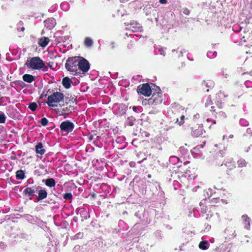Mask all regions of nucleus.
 I'll return each mask as SVG.
<instances>
[{
  "instance_id": "e433bc0d",
  "label": "nucleus",
  "mask_w": 252,
  "mask_h": 252,
  "mask_svg": "<svg viewBox=\"0 0 252 252\" xmlns=\"http://www.w3.org/2000/svg\"><path fill=\"white\" fill-rule=\"evenodd\" d=\"M24 23L23 21H20L17 24V30L18 31H22L24 32L25 31V28L23 27Z\"/></svg>"
},
{
  "instance_id": "f03ea898",
  "label": "nucleus",
  "mask_w": 252,
  "mask_h": 252,
  "mask_svg": "<svg viewBox=\"0 0 252 252\" xmlns=\"http://www.w3.org/2000/svg\"><path fill=\"white\" fill-rule=\"evenodd\" d=\"M79 56L69 57L65 63V67L68 71L73 75H80L81 72L78 71Z\"/></svg>"
},
{
  "instance_id": "f8f14e48",
  "label": "nucleus",
  "mask_w": 252,
  "mask_h": 252,
  "mask_svg": "<svg viewBox=\"0 0 252 252\" xmlns=\"http://www.w3.org/2000/svg\"><path fill=\"white\" fill-rule=\"evenodd\" d=\"M75 212L77 215L79 214L80 215L82 218V221L83 219L87 220L90 217L89 211L84 208H77Z\"/></svg>"
},
{
  "instance_id": "e2e57ef3",
  "label": "nucleus",
  "mask_w": 252,
  "mask_h": 252,
  "mask_svg": "<svg viewBox=\"0 0 252 252\" xmlns=\"http://www.w3.org/2000/svg\"><path fill=\"white\" fill-rule=\"evenodd\" d=\"M200 210H201V212L202 213L204 214V213H206V211H207L206 207L204 205H203V206L200 208Z\"/></svg>"
},
{
  "instance_id": "7ed1b4c3",
  "label": "nucleus",
  "mask_w": 252,
  "mask_h": 252,
  "mask_svg": "<svg viewBox=\"0 0 252 252\" xmlns=\"http://www.w3.org/2000/svg\"><path fill=\"white\" fill-rule=\"evenodd\" d=\"M64 97V95L62 93L58 92H54L50 95L48 96L47 104L49 107H56L57 105L54 104V103H59L61 101H63Z\"/></svg>"
},
{
  "instance_id": "412c9836",
  "label": "nucleus",
  "mask_w": 252,
  "mask_h": 252,
  "mask_svg": "<svg viewBox=\"0 0 252 252\" xmlns=\"http://www.w3.org/2000/svg\"><path fill=\"white\" fill-rule=\"evenodd\" d=\"M22 78L25 82L31 83L35 80V77L31 74H25L23 75Z\"/></svg>"
},
{
  "instance_id": "58836bf2",
  "label": "nucleus",
  "mask_w": 252,
  "mask_h": 252,
  "mask_svg": "<svg viewBox=\"0 0 252 252\" xmlns=\"http://www.w3.org/2000/svg\"><path fill=\"white\" fill-rule=\"evenodd\" d=\"M14 110L12 108L8 107L6 109V114L11 118L14 116Z\"/></svg>"
},
{
  "instance_id": "423d86ee",
  "label": "nucleus",
  "mask_w": 252,
  "mask_h": 252,
  "mask_svg": "<svg viewBox=\"0 0 252 252\" xmlns=\"http://www.w3.org/2000/svg\"><path fill=\"white\" fill-rule=\"evenodd\" d=\"M78 71H82L83 74L87 73L90 68V63L85 58L79 56Z\"/></svg>"
},
{
  "instance_id": "c03bdc74",
  "label": "nucleus",
  "mask_w": 252,
  "mask_h": 252,
  "mask_svg": "<svg viewBox=\"0 0 252 252\" xmlns=\"http://www.w3.org/2000/svg\"><path fill=\"white\" fill-rule=\"evenodd\" d=\"M48 122L49 121L48 119L45 117L42 118L40 121L41 125L43 126H46L48 125Z\"/></svg>"
},
{
  "instance_id": "f704fd0d",
  "label": "nucleus",
  "mask_w": 252,
  "mask_h": 252,
  "mask_svg": "<svg viewBox=\"0 0 252 252\" xmlns=\"http://www.w3.org/2000/svg\"><path fill=\"white\" fill-rule=\"evenodd\" d=\"M156 10L152 9L151 8H147L145 10V14L147 16H148L150 14L152 13L154 17H155L156 15Z\"/></svg>"
},
{
  "instance_id": "6e6d98bb",
  "label": "nucleus",
  "mask_w": 252,
  "mask_h": 252,
  "mask_svg": "<svg viewBox=\"0 0 252 252\" xmlns=\"http://www.w3.org/2000/svg\"><path fill=\"white\" fill-rule=\"evenodd\" d=\"M244 84L247 88L251 87L252 86V82L249 80L245 81Z\"/></svg>"
},
{
  "instance_id": "13d9d810",
  "label": "nucleus",
  "mask_w": 252,
  "mask_h": 252,
  "mask_svg": "<svg viewBox=\"0 0 252 252\" xmlns=\"http://www.w3.org/2000/svg\"><path fill=\"white\" fill-rule=\"evenodd\" d=\"M183 13L187 15H189L190 13V11L189 9L187 8H183L182 10Z\"/></svg>"
},
{
  "instance_id": "9b49d317",
  "label": "nucleus",
  "mask_w": 252,
  "mask_h": 252,
  "mask_svg": "<svg viewBox=\"0 0 252 252\" xmlns=\"http://www.w3.org/2000/svg\"><path fill=\"white\" fill-rule=\"evenodd\" d=\"M128 109V105L124 103H120L118 105L117 114L119 116H123L126 114Z\"/></svg>"
},
{
  "instance_id": "a878e982",
  "label": "nucleus",
  "mask_w": 252,
  "mask_h": 252,
  "mask_svg": "<svg viewBox=\"0 0 252 252\" xmlns=\"http://www.w3.org/2000/svg\"><path fill=\"white\" fill-rule=\"evenodd\" d=\"M16 178L17 180H23L26 178L25 173L22 169L18 170L16 172Z\"/></svg>"
},
{
  "instance_id": "20e7f679",
  "label": "nucleus",
  "mask_w": 252,
  "mask_h": 252,
  "mask_svg": "<svg viewBox=\"0 0 252 252\" xmlns=\"http://www.w3.org/2000/svg\"><path fill=\"white\" fill-rule=\"evenodd\" d=\"M155 92L152 94V97L148 99L149 105H156L162 103L161 90L158 86H155Z\"/></svg>"
},
{
  "instance_id": "0e129e2a",
  "label": "nucleus",
  "mask_w": 252,
  "mask_h": 252,
  "mask_svg": "<svg viewBox=\"0 0 252 252\" xmlns=\"http://www.w3.org/2000/svg\"><path fill=\"white\" fill-rule=\"evenodd\" d=\"M45 91V88H44V91L43 92V93L39 96V99H42L44 96H46L47 94H44Z\"/></svg>"
},
{
  "instance_id": "f3484780",
  "label": "nucleus",
  "mask_w": 252,
  "mask_h": 252,
  "mask_svg": "<svg viewBox=\"0 0 252 252\" xmlns=\"http://www.w3.org/2000/svg\"><path fill=\"white\" fill-rule=\"evenodd\" d=\"M73 82L68 77H63L62 80V85L66 89H69Z\"/></svg>"
},
{
  "instance_id": "7c9ffc66",
  "label": "nucleus",
  "mask_w": 252,
  "mask_h": 252,
  "mask_svg": "<svg viewBox=\"0 0 252 252\" xmlns=\"http://www.w3.org/2000/svg\"><path fill=\"white\" fill-rule=\"evenodd\" d=\"M29 108L32 111H35L37 108V104L35 102H32L29 104Z\"/></svg>"
},
{
  "instance_id": "f257e3e1",
  "label": "nucleus",
  "mask_w": 252,
  "mask_h": 252,
  "mask_svg": "<svg viewBox=\"0 0 252 252\" xmlns=\"http://www.w3.org/2000/svg\"><path fill=\"white\" fill-rule=\"evenodd\" d=\"M25 64L28 68L33 70H41L44 72L48 70V67L39 57L32 58L27 61Z\"/></svg>"
},
{
  "instance_id": "09e8293b",
  "label": "nucleus",
  "mask_w": 252,
  "mask_h": 252,
  "mask_svg": "<svg viewBox=\"0 0 252 252\" xmlns=\"http://www.w3.org/2000/svg\"><path fill=\"white\" fill-rule=\"evenodd\" d=\"M158 52L159 54L162 56H165V52L164 51V49L162 47H160L158 49Z\"/></svg>"
},
{
  "instance_id": "5701e85b",
  "label": "nucleus",
  "mask_w": 252,
  "mask_h": 252,
  "mask_svg": "<svg viewBox=\"0 0 252 252\" xmlns=\"http://www.w3.org/2000/svg\"><path fill=\"white\" fill-rule=\"evenodd\" d=\"M202 86L203 88L205 87L207 88V89L206 90V92H209V88H213L214 86V83L212 80H208L207 81H203L202 83Z\"/></svg>"
},
{
  "instance_id": "1a4fd4ad",
  "label": "nucleus",
  "mask_w": 252,
  "mask_h": 252,
  "mask_svg": "<svg viewBox=\"0 0 252 252\" xmlns=\"http://www.w3.org/2000/svg\"><path fill=\"white\" fill-rule=\"evenodd\" d=\"M38 186L36 185L31 187L26 188L24 191L23 193L25 196L29 197L30 200L32 199V197L35 196V193L37 192Z\"/></svg>"
},
{
  "instance_id": "39448f33",
  "label": "nucleus",
  "mask_w": 252,
  "mask_h": 252,
  "mask_svg": "<svg viewBox=\"0 0 252 252\" xmlns=\"http://www.w3.org/2000/svg\"><path fill=\"white\" fill-rule=\"evenodd\" d=\"M60 127L61 131L66 135L73 130L75 125L69 120H65L61 123Z\"/></svg>"
},
{
  "instance_id": "79ce46f5",
  "label": "nucleus",
  "mask_w": 252,
  "mask_h": 252,
  "mask_svg": "<svg viewBox=\"0 0 252 252\" xmlns=\"http://www.w3.org/2000/svg\"><path fill=\"white\" fill-rule=\"evenodd\" d=\"M75 108L76 107L74 106L69 105L68 107H66V108H63V110L64 111H68L69 113H72V112L74 111Z\"/></svg>"
},
{
  "instance_id": "603ef678",
  "label": "nucleus",
  "mask_w": 252,
  "mask_h": 252,
  "mask_svg": "<svg viewBox=\"0 0 252 252\" xmlns=\"http://www.w3.org/2000/svg\"><path fill=\"white\" fill-rule=\"evenodd\" d=\"M179 151L181 152L182 154L185 155L188 152V150L185 149L184 147H181L179 148Z\"/></svg>"
},
{
  "instance_id": "4be33fe9",
  "label": "nucleus",
  "mask_w": 252,
  "mask_h": 252,
  "mask_svg": "<svg viewBox=\"0 0 252 252\" xmlns=\"http://www.w3.org/2000/svg\"><path fill=\"white\" fill-rule=\"evenodd\" d=\"M49 41V39L48 37L44 36L39 39L38 43L40 46L44 48L48 45Z\"/></svg>"
},
{
  "instance_id": "864d4df0",
  "label": "nucleus",
  "mask_w": 252,
  "mask_h": 252,
  "mask_svg": "<svg viewBox=\"0 0 252 252\" xmlns=\"http://www.w3.org/2000/svg\"><path fill=\"white\" fill-rule=\"evenodd\" d=\"M83 233H78L74 236V239H81L83 238Z\"/></svg>"
},
{
  "instance_id": "c85d7f7f",
  "label": "nucleus",
  "mask_w": 252,
  "mask_h": 252,
  "mask_svg": "<svg viewBox=\"0 0 252 252\" xmlns=\"http://www.w3.org/2000/svg\"><path fill=\"white\" fill-rule=\"evenodd\" d=\"M13 84L17 87L23 89L26 87V84L21 80H16L13 82Z\"/></svg>"
},
{
  "instance_id": "6ab92c4d",
  "label": "nucleus",
  "mask_w": 252,
  "mask_h": 252,
  "mask_svg": "<svg viewBox=\"0 0 252 252\" xmlns=\"http://www.w3.org/2000/svg\"><path fill=\"white\" fill-rule=\"evenodd\" d=\"M35 152L40 155H43L45 153V150L43 148V144L41 142H38L35 146Z\"/></svg>"
},
{
  "instance_id": "8fccbe9b",
  "label": "nucleus",
  "mask_w": 252,
  "mask_h": 252,
  "mask_svg": "<svg viewBox=\"0 0 252 252\" xmlns=\"http://www.w3.org/2000/svg\"><path fill=\"white\" fill-rule=\"evenodd\" d=\"M233 31L235 32H239L241 30V28L239 27L238 26H234L232 28Z\"/></svg>"
},
{
  "instance_id": "0eeeda50",
  "label": "nucleus",
  "mask_w": 252,
  "mask_h": 252,
  "mask_svg": "<svg viewBox=\"0 0 252 252\" xmlns=\"http://www.w3.org/2000/svg\"><path fill=\"white\" fill-rule=\"evenodd\" d=\"M137 91L139 94H142L145 96H150L153 92L150 85L148 83L139 85L137 88Z\"/></svg>"
},
{
  "instance_id": "69168bd1",
  "label": "nucleus",
  "mask_w": 252,
  "mask_h": 252,
  "mask_svg": "<svg viewBox=\"0 0 252 252\" xmlns=\"http://www.w3.org/2000/svg\"><path fill=\"white\" fill-rule=\"evenodd\" d=\"M225 152L223 150H220L218 154V156H220V157H223L224 156Z\"/></svg>"
},
{
  "instance_id": "2f4dec72",
  "label": "nucleus",
  "mask_w": 252,
  "mask_h": 252,
  "mask_svg": "<svg viewBox=\"0 0 252 252\" xmlns=\"http://www.w3.org/2000/svg\"><path fill=\"white\" fill-rule=\"evenodd\" d=\"M60 6L61 8L64 11H67L69 9V5L66 2H63L61 3Z\"/></svg>"
},
{
  "instance_id": "bb28decb",
  "label": "nucleus",
  "mask_w": 252,
  "mask_h": 252,
  "mask_svg": "<svg viewBox=\"0 0 252 252\" xmlns=\"http://www.w3.org/2000/svg\"><path fill=\"white\" fill-rule=\"evenodd\" d=\"M169 162L170 163L175 165L180 163V159L176 156H171L169 158Z\"/></svg>"
},
{
  "instance_id": "473e14b6",
  "label": "nucleus",
  "mask_w": 252,
  "mask_h": 252,
  "mask_svg": "<svg viewBox=\"0 0 252 252\" xmlns=\"http://www.w3.org/2000/svg\"><path fill=\"white\" fill-rule=\"evenodd\" d=\"M93 44V41L90 37H86L85 39V45L87 47H91Z\"/></svg>"
},
{
  "instance_id": "a18cd8bd",
  "label": "nucleus",
  "mask_w": 252,
  "mask_h": 252,
  "mask_svg": "<svg viewBox=\"0 0 252 252\" xmlns=\"http://www.w3.org/2000/svg\"><path fill=\"white\" fill-rule=\"evenodd\" d=\"M31 236V234H28L25 232H22L20 233V238L25 239L28 240Z\"/></svg>"
},
{
  "instance_id": "a211bd4d",
  "label": "nucleus",
  "mask_w": 252,
  "mask_h": 252,
  "mask_svg": "<svg viewBox=\"0 0 252 252\" xmlns=\"http://www.w3.org/2000/svg\"><path fill=\"white\" fill-rule=\"evenodd\" d=\"M42 181L45 184L46 186L50 188L54 187L56 184L55 180L52 178L43 179Z\"/></svg>"
},
{
  "instance_id": "774afa93",
  "label": "nucleus",
  "mask_w": 252,
  "mask_h": 252,
  "mask_svg": "<svg viewBox=\"0 0 252 252\" xmlns=\"http://www.w3.org/2000/svg\"><path fill=\"white\" fill-rule=\"evenodd\" d=\"M28 184H32L33 183V180L32 178H30L27 180Z\"/></svg>"
},
{
  "instance_id": "393cba45",
  "label": "nucleus",
  "mask_w": 252,
  "mask_h": 252,
  "mask_svg": "<svg viewBox=\"0 0 252 252\" xmlns=\"http://www.w3.org/2000/svg\"><path fill=\"white\" fill-rule=\"evenodd\" d=\"M209 246L210 244L207 241L202 240L200 242L198 247L201 250H206L209 248Z\"/></svg>"
},
{
  "instance_id": "5fc2aeb1",
  "label": "nucleus",
  "mask_w": 252,
  "mask_h": 252,
  "mask_svg": "<svg viewBox=\"0 0 252 252\" xmlns=\"http://www.w3.org/2000/svg\"><path fill=\"white\" fill-rule=\"evenodd\" d=\"M58 43L64 42L66 40L65 37H60L56 38Z\"/></svg>"
},
{
  "instance_id": "b1692460",
  "label": "nucleus",
  "mask_w": 252,
  "mask_h": 252,
  "mask_svg": "<svg viewBox=\"0 0 252 252\" xmlns=\"http://www.w3.org/2000/svg\"><path fill=\"white\" fill-rule=\"evenodd\" d=\"M136 122V119L134 116H130L127 117L126 121L125 124L127 126H132L134 125V123Z\"/></svg>"
},
{
  "instance_id": "4d7b16f0",
  "label": "nucleus",
  "mask_w": 252,
  "mask_h": 252,
  "mask_svg": "<svg viewBox=\"0 0 252 252\" xmlns=\"http://www.w3.org/2000/svg\"><path fill=\"white\" fill-rule=\"evenodd\" d=\"M135 216L141 220L142 219V217L143 216V213L140 212V211H138L135 213Z\"/></svg>"
},
{
  "instance_id": "338daca9",
  "label": "nucleus",
  "mask_w": 252,
  "mask_h": 252,
  "mask_svg": "<svg viewBox=\"0 0 252 252\" xmlns=\"http://www.w3.org/2000/svg\"><path fill=\"white\" fill-rule=\"evenodd\" d=\"M207 193L208 195H210V196H211L213 194V190L212 189H209Z\"/></svg>"
},
{
  "instance_id": "49530a36",
  "label": "nucleus",
  "mask_w": 252,
  "mask_h": 252,
  "mask_svg": "<svg viewBox=\"0 0 252 252\" xmlns=\"http://www.w3.org/2000/svg\"><path fill=\"white\" fill-rule=\"evenodd\" d=\"M155 237L158 239H160L162 237V233L160 230H158L154 233Z\"/></svg>"
},
{
  "instance_id": "aec40b11",
  "label": "nucleus",
  "mask_w": 252,
  "mask_h": 252,
  "mask_svg": "<svg viewBox=\"0 0 252 252\" xmlns=\"http://www.w3.org/2000/svg\"><path fill=\"white\" fill-rule=\"evenodd\" d=\"M223 164H224L229 170H231L234 167H235V164L234 163V162L233 161L232 158L229 159L227 161H225V160H224L223 161L222 163L221 164V166H222Z\"/></svg>"
},
{
  "instance_id": "680f3d73",
  "label": "nucleus",
  "mask_w": 252,
  "mask_h": 252,
  "mask_svg": "<svg viewBox=\"0 0 252 252\" xmlns=\"http://www.w3.org/2000/svg\"><path fill=\"white\" fill-rule=\"evenodd\" d=\"M200 117V115L199 114H196L193 116V121L196 122L198 123V122L196 121L197 119H198Z\"/></svg>"
},
{
  "instance_id": "c756f323",
  "label": "nucleus",
  "mask_w": 252,
  "mask_h": 252,
  "mask_svg": "<svg viewBox=\"0 0 252 252\" xmlns=\"http://www.w3.org/2000/svg\"><path fill=\"white\" fill-rule=\"evenodd\" d=\"M132 108V109L135 113H140L143 111V108L140 106H133L132 107L130 106L129 109Z\"/></svg>"
},
{
  "instance_id": "37998d69",
  "label": "nucleus",
  "mask_w": 252,
  "mask_h": 252,
  "mask_svg": "<svg viewBox=\"0 0 252 252\" xmlns=\"http://www.w3.org/2000/svg\"><path fill=\"white\" fill-rule=\"evenodd\" d=\"M6 117L3 112L0 113V124H4L5 122Z\"/></svg>"
},
{
  "instance_id": "4468645a",
  "label": "nucleus",
  "mask_w": 252,
  "mask_h": 252,
  "mask_svg": "<svg viewBox=\"0 0 252 252\" xmlns=\"http://www.w3.org/2000/svg\"><path fill=\"white\" fill-rule=\"evenodd\" d=\"M243 220V223L244 225V228L247 230H250L251 227V220L246 214H244L241 217Z\"/></svg>"
},
{
  "instance_id": "ea45409f",
  "label": "nucleus",
  "mask_w": 252,
  "mask_h": 252,
  "mask_svg": "<svg viewBox=\"0 0 252 252\" xmlns=\"http://www.w3.org/2000/svg\"><path fill=\"white\" fill-rule=\"evenodd\" d=\"M237 163L239 167H243L246 166L247 163L245 159H240L238 160Z\"/></svg>"
},
{
  "instance_id": "72a5a7b5",
  "label": "nucleus",
  "mask_w": 252,
  "mask_h": 252,
  "mask_svg": "<svg viewBox=\"0 0 252 252\" xmlns=\"http://www.w3.org/2000/svg\"><path fill=\"white\" fill-rule=\"evenodd\" d=\"M63 197L65 200H69L71 202L72 199V194L70 192H66L63 194Z\"/></svg>"
},
{
  "instance_id": "2eb2a0df",
  "label": "nucleus",
  "mask_w": 252,
  "mask_h": 252,
  "mask_svg": "<svg viewBox=\"0 0 252 252\" xmlns=\"http://www.w3.org/2000/svg\"><path fill=\"white\" fill-rule=\"evenodd\" d=\"M129 30H131L133 32H137L141 31L142 27L139 26V24L137 22L133 21L129 24V27L127 28Z\"/></svg>"
},
{
  "instance_id": "de8ad7c7",
  "label": "nucleus",
  "mask_w": 252,
  "mask_h": 252,
  "mask_svg": "<svg viewBox=\"0 0 252 252\" xmlns=\"http://www.w3.org/2000/svg\"><path fill=\"white\" fill-rule=\"evenodd\" d=\"M184 119H185V116L182 115L180 117V121H179V119L178 118L176 119V123L178 122V125L179 126H181L184 123Z\"/></svg>"
},
{
  "instance_id": "bf43d9fd",
  "label": "nucleus",
  "mask_w": 252,
  "mask_h": 252,
  "mask_svg": "<svg viewBox=\"0 0 252 252\" xmlns=\"http://www.w3.org/2000/svg\"><path fill=\"white\" fill-rule=\"evenodd\" d=\"M199 150L200 149H199V147L197 146L192 149V150H191V152H192V154L196 153L197 152H198L199 151Z\"/></svg>"
},
{
  "instance_id": "052dcab7",
  "label": "nucleus",
  "mask_w": 252,
  "mask_h": 252,
  "mask_svg": "<svg viewBox=\"0 0 252 252\" xmlns=\"http://www.w3.org/2000/svg\"><path fill=\"white\" fill-rule=\"evenodd\" d=\"M178 171H176V170H174V171L170 172V177H173V179H175V176H176L177 173H178Z\"/></svg>"
},
{
  "instance_id": "a19ab883",
  "label": "nucleus",
  "mask_w": 252,
  "mask_h": 252,
  "mask_svg": "<svg viewBox=\"0 0 252 252\" xmlns=\"http://www.w3.org/2000/svg\"><path fill=\"white\" fill-rule=\"evenodd\" d=\"M239 124L241 126H249V123L248 121H247L246 120H245L244 119H241L239 120Z\"/></svg>"
},
{
  "instance_id": "dca6fc26",
  "label": "nucleus",
  "mask_w": 252,
  "mask_h": 252,
  "mask_svg": "<svg viewBox=\"0 0 252 252\" xmlns=\"http://www.w3.org/2000/svg\"><path fill=\"white\" fill-rule=\"evenodd\" d=\"M23 217L28 222L32 224L37 223L40 220L38 217L32 216L30 214H25Z\"/></svg>"
},
{
  "instance_id": "9d476101",
  "label": "nucleus",
  "mask_w": 252,
  "mask_h": 252,
  "mask_svg": "<svg viewBox=\"0 0 252 252\" xmlns=\"http://www.w3.org/2000/svg\"><path fill=\"white\" fill-rule=\"evenodd\" d=\"M37 191L38 196L36 197V199L38 201L43 200L47 197L48 193L45 188L38 186Z\"/></svg>"
},
{
  "instance_id": "ddd939ff",
  "label": "nucleus",
  "mask_w": 252,
  "mask_h": 252,
  "mask_svg": "<svg viewBox=\"0 0 252 252\" xmlns=\"http://www.w3.org/2000/svg\"><path fill=\"white\" fill-rule=\"evenodd\" d=\"M44 23L45 27L49 30L53 29L56 25V20L54 18H49L45 20Z\"/></svg>"
},
{
  "instance_id": "4c0bfd02",
  "label": "nucleus",
  "mask_w": 252,
  "mask_h": 252,
  "mask_svg": "<svg viewBox=\"0 0 252 252\" xmlns=\"http://www.w3.org/2000/svg\"><path fill=\"white\" fill-rule=\"evenodd\" d=\"M78 217L74 216L70 223V224L72 225V227H77L78 225Z\"/></svg>"
},
{
  "instance_id": "3c124183",
  "label": "nucleus",
  "mask_w": 252,
  "mask_h": 252,
  "mask_svg": "<svg viewBox=\"0 0 252 252\" xmlns=\"http://www.w3.org/2000/svg\"><path fill=\"white\" fill-rule=\"evenodd\" d=\"M226 69L223 68L221 70L222 75L225 78H227L228 74L226 73Z\"/></svg>"
},
{
  "instance_id": "cd10ccee",
  "label": "nucleus",
  "mask_w": 252,
  "mask_h": 252,
  "mask_svg": "<svg viewBox=\"0 0 252 252\" xmlns=\"http://www.w3.org/2000/svg\"><path fill=\"white\" fill-rule=\"evenodd\" d=\"M214 115L216 119H219L220 120L225 119L226 117V114L222 111H219L216 112V114Z\"/></svg>"
},
{
  "instance_id": "c9c22d12",
  "label": "nucleus",
  "mask_w": 252,
  "mask_h": 252,
  "mask_svg": "<svg viewBox=\"0 0 252 252\" xmlns=\"http://www.w3.org/2000/svg\"><path fill=\"white\" fill-rule=\"evenodd\" d=\"M217 55V52L216 51H209L207 53V56L209 59H214L215 58Z\"/></svg>"
},
{
  "instance_id": "6e6552de",
  "label": "nucleus",
  "mask_w": 252,
  "mask_h": 252,
  "mask_svg": "<svg viewBox=\"0 0 252 252\" xmlns=\"http://www.w3.org/2000/svg\"><path fill=\"white\" fill-rule=\"evenodd\" d=\"M191 135L193 137H198L201 136L205 131L203 128L202 123H197L195 126L191 127Z\"/></svg>"
}]
</instances>
